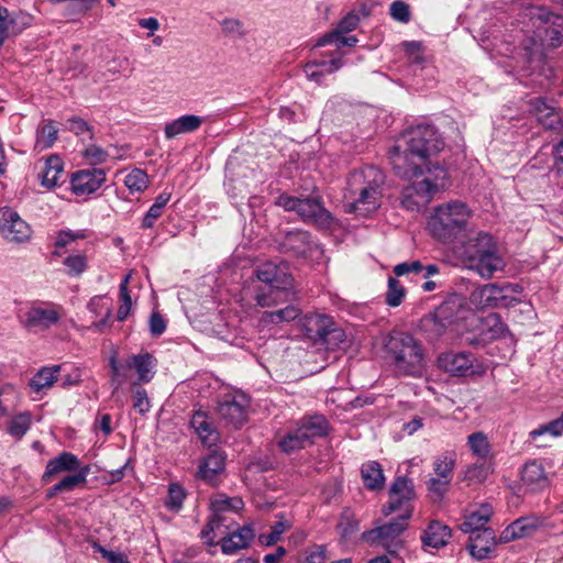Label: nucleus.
<instances>
[{
  "label": "nucleus",
  "instance_id": "15",
  "mask_svg": "<svg viewBox=\"0 0 563 563\" xmlns=\"http://www.w3.org/2000/svg\"><path fill=\"white\" fill-rule=\"evenodd\" d=\"M225 452L220 450H212L206 457L200 461L196 477L210 486H218L221 482L220 476L225 471Z\"/></svg>",
  "mask_w": 563,
  "mask_h": 563
},
{
  "label": "nucleus",
  "instance_id": "23",
  "mask_svg": "<svg viewBox=\"0 0 563 563\" xmlns=\"http://www.w3.org/2000/svg\"><path fill=\"white\" fill-rule=\"evenodd\" d=\"M532 110L540 124L548 130L561 131L562 120L555 109L548 104L547 100L538 97L531 100Z\"/></svg>",
  "mask_w": 563,
  "mask_h": 563
},
{
  "label": "nucleus",
  "instance_id": "33",
  "mask_svg": "<svg viewBox=\"0 0 563 563\" xmlns=\"http://www.w3.org/2000/svg\"><path fill=\"white\" fill-rule=\"evenodd\" d=\"M463 298L457 294L449 295L439 306L433 310L438 313L440 319L445 320L453 325L463 309Z\"/></svg>",
  "mask_w": 563,
  "mask_h": 563
},
{
  "label": "nucleus",
  "instance_id": "41",
  "mask_svg": "<svg viewBox=\"0 0 563 563\" xmlns=\"http://www.w3.org/2000/svg\"><path fill=\"white\" fill-rule=\"evenodd\" d=\"M357 43V38L354 35H346V33L339 34L338 32H330L321 36L316 46L334 45L335 51L344 46L352 47Z\"/></svg>",
  "mask_w": 563,
  "mask_h": 563
},
{
  "label": "nucleus",
  "instance_id": "49",
  "mask_svg": "<svg viewBox=\"0 0 563 563\" xmlns=\"http://www.w3.org/2000/svg\"><path fill=\"white\" fill-rule=\"evenodd\" d=\"M58 130L49 121L36 131V145L41 148H51L57 140Z\"/></svg>",
  "mask_w": 563,
  "mask_h": 563
},
{
  "label": "nucleus",
  "instance_id": "45",
  "mask_svg": "<svg viewBox=\"0 0 563 563\" xmlns=\"http://www.w3.org/2000/svg\"><path fill=\"white\" fill-rule=\"evenodd\" d=\"M148 184L147 174L140 168H134L124 178V185L131 192H143L148 187Z\"/></svg>",
  "mask_w": 563,
  "mask_h": 563
},
{
  "label": "nucleus",
  "instance_id": "39",
  "mask_svg": "<svg viewBox=\"0 0 563 563\" xmlns=\"http://www.w3.org/2000/svg\"><path fill=\"white\" fill-rule=\"evenodd\" d=\"M412 511V508H408L407 514L404 512L389 522L379 526L383 538L385 540L395 539L400 533H402L408 527V520L411 518Z\"/></svg>",
  "mask_w": 563,
  "mask_h": 563
},
{
  "label": "nucleus",
  "instance_id": "29",
  "mask_svg": "<svg viewBox=\"0 0 563 563\" xmlns=\"http://www.w3.org/2000/svg\"><path fill=\"white\" fill-rule=\"evenodd\" d=\"M492 515L493 508L488 504H483L477 510L466 516L460 529L462 532L470 534L482 531L486 528L485 525L490 520Z\"/></svg>",
  "mask_w": 563,
  "mask_h": 563
},
{
  "label": "nucleus",
  "instance_id": "6",
  "mask_svg": "<svg viewBox=\"0 0 563 563\" xmlns=\"http://www.w3.org/2000/svg\"><path fill=\"white\" fill-rule=\"evenodd\" d=\"M253 275L268 287V290H265L264 287H258L256 290L255 301L262 308L275 305L277 300L274 295L290 289L294 283L289 264L286 261H266L254 268Z\"/></svg>",
  "mask_w": 563,
  "mask_h": 563
},
{
  "label": "nucleus",
  "instance_id": "36",
  "mask_svg": "<svg viewBox=\"0 0 563 563\" xmlns=\"http://www.w3.org/2000/svg\"><path fill=\"white\" fill-rule=\"evenodd\" d=\"M341 57H332L331 59H321L309 62L305 66V74L309 79L319 80L324 73H333L342 67Z\"/></svg>",
  "mask_w": 563,
  "mask_h": 563
},
{
  "label": "nucleus",
  "instance_id": "1",
  "mask_svg": "<svg viewBox=\"0 0 563 563\" xmlns=\"http://www.w3.org/2000/svg\"><path fill=\"white\" fill-rule=\"evenodd\" d=\"M515 35L518 45L512 51L514 71L520 79L533 75L550 78L552 69L548 65L544 44L558 48L563 43V15L545 7L528 5L516 18Z\"/></svg>",
  "mask_w": 563,
  "mask_h": 563
},
{
  "label": "nucleus",
  "instance_id": "21",
  "mask_svg": "<svg viewBox=\"0 0 563 563\" xmlns=\"http://www.w3.org/2000/svg\"><path fill=\"white\" fill-rule=\"evenodd\" d=\"M451 536L452 529L448 525L439 520H431L422 531L420 540L423 547L440 549L448 544Z\"/></svg>",
  "mask_w": 563,
  "mask_h": 563
},
{
  "label": "nucleus",
  "instance_id": "12",
  "mask_svg": "<svg viewBox=\"0 0 563 563\" xmlns=\"http://www.w3.org/2000/svg\"><path fill=\"white\" fill-rule=\"evenodd\" d=\"M416 498L415 485L407 476H397L389 488V501L383 507V514L389 516L397 510L407 514L412 508L411 501Z\"/></svg>",
  "mask_w": 563,
  "mask_h": 563
},
{
  "label": "nucleus",
  "instance_id": "37",
  "mask_svg": "<svg viewBox=\"0 0 563 563\" xmlns=\"http://www.w3.org/2000/svg\"><path fill=\"white\" fill-rule=\"evenodd\" d=\"M300 314V309L294 305H288L283 309L275 311H264L261 316V323L264 325L279 324L283 322H290L297 319Z\"/></svg>",
  "mask_w": 563,
  "mask_h": 563
},
{
  "label": "nucleus",
  "instance_id": "61",
  "mask_svg": "<svg viewBox=\"0 0 563 563\" xmlns=\"http://www.w3.org/2000/svg\"><path fill=\"white\" fill-rule=\"evenodd\" d=\"M450 483L440 477H432L427 482V487L434 499L441 500L446 494Z\"/></svg>",
  "mask_w": 563,
  "mask_h": 563
},
{
  "label": "nucleus",
  "instance_id": "43",
  "mask_svg": "<svg viewBox=\"0 0 563 563\" xmlns=\"http://www.w3.org/2000/svg\"><path fill=\"white\" fill-rule=\"evenodd\" d=\"M90 472L89 465L82 466L77 470V473L69 474L63 477L58 482V487L64 492H73L79 486H85L87 483V476Z\"/></svg>",
  "mask_w": 563,
  "mask_h": 563
},
{
  "label": "nucleus",
  "instance_id": "4",
  "mask_svg": "<svg viewBox=\"0 0 563 563\" xmlns=\"http://www.w3.org/2000/svg\"><path fill=\"white\" fill-rule=\"evenodd\" d=\"M470 217L471 210L465 202L450 201L434 208L428 229L435 240L450 243L463 236Z\"/></svg>",
  "mask_w": 563,
  "mask_h": 563
},
{
  "label": "nucleus",
  "instance_id": "19",
  "mask_svg": "<svg viewBox=\"0 0 563 563\" xmlns=\"http://www.w3.org/2000/svg\"><path fill=\"white\" fill-rule=\"evenodd\" d=\"M59 319L58 312L53 309L31 308L21 323L27 331H37L51 328Z\"/></svg>",
  "mask_w": 563,
  "mask_h": 563
},
{
  "label": "nucleus",
  "instance_id": "59",
  "mask_svg": "<svg viewBox=\"0 0 563 563\" xmlns=\"http://www.w3.org/2000/svg\"><path fill=\"white\" fill-rule=\"evenodd\" d=\"M85 238H86V234L84 231L74 232L68 229L59 230L57 232V236H56L54 246L56 249H63L66 245H68L70 242H73L75 240H81Z\"/></svg>",
  "mask_w": 563,
  "mask_h": 563
},
{
  "label": "nucleus",
  "instance_id": "27",
  "mask_svg": "<svg viewBox=\"0 0 563 563\" xmlns=\"http://www.w3.org/2000/svg\"><path fill=\"white\" fill-rule=\"evenodd\" d=\"M419 327L428 341L435 342L443 336L446 330L452 325L445 320L440 319L438 313L433 310L421 318Z\"/></svg>",
  "mask_w": 563,
  "mask_h": 563
},
{
  "label": "nucleus",
  "instance_id": "62",
  "mask_svg": "<svg viewBox=\"0 0 563 563\" xmlns=\"http://www.w3.org/2000/svg\"><path fill=\"white\" fill-rule=\"evenodd\" d=\"M424 265L420 261L402 262L394 266V274L397 277H401L408 274H420L422 273Z\"/></svg>",
  "mask_w": 563,
  "mask_h": 563
},
{
  "label": "nucleus",
  "instance_id": "22",
  "mask_svg": "<svg viewBox=\"0 0 563 563\" xmlns=\"http://www.w3.org/2000/svg\"><path fill=\"white\" fill-rule=\"evenodd\" d=\"M80 468L78 457L70 452H62L58 456L49 460L46 464L42 482L48 484L53 477L62 472H74Z\"/></svg>",
  "mask_w": 563,
  "mask_h": 563
},
{
  "label": "nucleus",
  "instance_id": "35",
  "mask_svg": "<svg viewBox=\"0 0 563 563\" xmlns=\"http://www.w3.org/2000/svg\"><path fill=\"white\" fill-rule=\"evenodd\" d=\"M64 164L58 155H51L45 162L44 169L41 173V184L46 188H54L58 185V179L63 175Z\"/></svg>",
  "mask_w": 563,
  "mask_h": 563
},
{
  "label": "nucleus",
  "instance_id": "7",
  "mask_svg": "<svg viewBox=\"0 0 563 563\" xmlns=\"http://www.w3.org/2000/svg\"><path fill=\"white\" fill-rule=\"evenodd\" d=\"M301 330L313 345L328 350L339 349L346 342L345 331L325 314H306L301 320Z\"/></svg>",
  "mask_w": 563,
  "mask_h": 563
},
{
  "label": "nucleus",
  "instance_id": "3",
  "mask_svg": "<svg viewBox=\"0 0 563 563\" xmlns=\"http://www.w3.org/2000/svg\"><path fill=\"white\" fill-rule=\"evenodd\" d=\"M386 358L396 371L408 376H418L424 367V350L411 333L393 331L384 343Z\"/></svg>",
  "mask_w": 563,
  "mask_h": 563
},
{
  "label": "nucleus",
  "instance_id": "5",
  "mask_svg": "<svg viewBox=\"0 0 563 563\" xmlns=\"http://www.w3.org/2000/svg\"><path fill=\"white\" fill-rule=\"evenodd\" d=\"M384 184V173L373 165L351 172L346 183V197L352 200L350 211L355 210L358 205L376 207L383 196Z\"/></svg>",
  "mask_w": 563,
  "mask_h": 563
},
{
  "label": "nucleus",
  "instance_id": "54",
  "mask_svg": "<svg viewBox=\"0 0 563 563\" xmlns=\"http://www.w3.org/2000/svg\"><path fill=\"white\" fill-rule=\"evenodd\" d=\"M338 527L341 530L342 537L345 539L352 537L360 530L358 521L353 518L350 510L342 512Z\"/></svg>",
  "mask_w": 563,
  "mask_h": 563
},
{
  "label": "nucleus",
  "instance_id": "48",
  "mask_svg": "<svg viewBox=\"0 0 563 563\" xmlns=\"http://www.w3.org/2000/svg\"><path fill=\"white\" fill-rule=\"evenodd\" d=\"M63 264L69 277H79L88 267L87 257L84 254L69 255L64 258Z\"/></svg>",
  "mask_w": 563,
  "mask_h": 563
},
{
  "label": "nucleus",
  "instance_id": "58",
  "mask_svg": "<svg viewBox=\"0 0 563 563\" xmlns=\"http://www.w3.org/2000/svg\"><path fill=\"white\" fill-rule=\"evenodd\" d=\"M222 31L227 35L244 37L246 31L244 29V24L241 20L234 18H225L220 22Z\"/></svg>",
  "mask_w": 563,
  "mask_h": 563
},
{
  "label": "nucleus",
  "instance_id": "26",
  "mask_svg": "<svg viewBox=\"0 0 563 563\" xmlns=\"http://www.w3.org/2000/svg\"><path fill=\"white\" fill-rule=\"evenodd\" d=\"M202 122L203 120L199 115L185 114L170 122H167L164 128V133L166 139L170 140L179 134L197 131Z\"/></svg>",
  "mask_w": 563,
  "mask_h": 563
},
{
  "label": "nucleus",
  "instance_id": "38",
  "mask_svg": "<svg viewBox=\"0 0 563 563\" xmlns=\"http://www.w3.org/2000/svg\"><path fill=\"white\" fill-rule=\"evenodd\" d=\"M59 365H55L53 367H42L31 379L29 383L30 388L34 393H40L42 389L46 387H51L55 382L58 380L56 375L57 372L60 371Z\"/></svg>",
  "mask_w": 563,
  "mask_h": 563
},
{
  "label": "nucleus",
  "instance_id": "51",
  "mask_svg": "<svg viewBox=\"0 0 563 563\" xmlns=\"http://www.w3.org/2000/svg\"><path fill=\"white\" fill-rule=\"evenodd\" d=\"M289 528L290 523L282 520L276 521L274 525H272L271 532L260 534L258 540L261 544L265 547H272L279 541L282 534Z\"/></svg>",
  "mask_w": 563,
  "mask_h": 563
},
{
  "label": "nucleus",
  "instance_id": "42",
  "mask_svg": "<svg viewBox=\"0 0 563 563\" xmlns=\"http://www.w3.org/2000/svg\"><path fill=\"white\" fill-rule=\"evenodd\" d=\"M455 467V453L445 452L441 456L437 457L433 463L434 473L443 479L449 482L452 481V473Z\"/></svg>",
  "mask_w": 563,
  "mask_h": 563
},
{
  "label": "nucleus",
  "instance_id": "50",
  "mask_svg": "<svg viewBox=\"0 0 563 563\" xmlns=\"http://www.w3.org/2000/svg\"><path fill=\"white\" fill-rule=\"evenodd\" d=\"M186 495V490L181 485L176 483L170 484L165 506L172 511H179L183 507Z\"/></svg>",
  "mask_w": 563,
  "mask_h": 563
},
{
  "label": "nucleus",
  "instance_id": "2",
  "mask_svg": "<svg viewBox=\"0 0 563 563\" xmlns=\"http://www.w3.org/2000/svg\"><path fill=\"white\" fill-rule=\"evenodd\" d=\"M445 146L438 129L432 124L411 126L402 135L401 142L389 151V159L397 176L404 179L418 178L424 174L434 179H445L448 172L432 157Z\"/></svg>",
  "mask_w": 563,
  "mask_h": 563
},
{
  "label": "nucleus",
  "instance_id": "20",
  "mask_svg": "<svg viewBox=\"0 0 563 563\" xmlns=\"http://www.w3.org/2000/svg\"><path fill=\"white\" fill-rule=\"evenodd\" d=\"M521 482L526 489L530 492L543 490L550 484L543 465L536 460L527 462L523 465L521 470Z\"/></svg>",
  "mask_w": 563,
  "mask_h": 563
},
{
  "label": "nucleus",
  "instance_id": "8",
  "mask_svg": "<svg viewBox=\"0 0 563 563\" xmlns=\"http://www.w3.org/2000/svg\"><path fill=\"white\" fill-rule=\"evenodd\" d=\"M439 179H434L431 175L419 181H413L404 187L400 195V205L409 211H421L432 200L434 194L439 189Z\"/></svg>",
  "mask_w": 563,
  "mask_h": 563
},
{
  "label": "nucleus",
  "instance_id": "63",
  "mask_svg": "<svg viewBox=\"0 0 563 563\" xmlns=\"http://www.w3.org/2000/svg\"><path fill=\"white\" fill-rule=\"evenodd\" d=\"M242 506H243V501L240 498L222 497L220 499H214L211 503V507H212L214 514L225 511L230 508L239 509Z\"/></svg>",
  "mask_w": 563,
  "mask_h": 563
},
{
  "label": "nucleus",
  "instance_id": "32",
  "mask_svg": "<svg viewBox=\"0 0 563 563\" xmlns=\"http://www.w3.org/2000/svg\"><path fill=\"white\" fill-rule=\"evenodd\" d=\"M495 249H497V244L494 241V238L488 233L478 232L475 238L467 241L465 245V254L470 262V260L484 255V253H489Z\"/></svg>",
  "mask_w": 563,
  "mask_h": 563
},
{
  "label": "nucleus",
  "instance_id": "53",
  "mask_svg": "<svg viewBox=\"0 0 563 563\" xmlns=\"http://www.w3.org/2000/svg\"><path fill=\"white\" fill-rule=\"evenodd\" d=\"M222 523L223 517L220 516L219 514H213L212 517L208 520L207 525L200 532V538L205 540L207 545H219V543L213 540V534L216 529H219Z\"/></svg>",
  "mask_w": 563,
  "mask_h": 563
},
{
  "label": "nucleus",
  "instance_id": "25",
  "mask_svg": "<svg viewBox=\"0 0 563 563\" xmlns=\"http://www.w3.org/2000/svg\"><path fill=\"white\" fill-rule=\"evenodd\" d=\"M504 266L505 262L501 256H499L498 249L470 260V267L484 278L493 277L496 272L503 271Z\"/></svg>",
  "mask_w": 563,
  "mask_h": 563
},
{
  "label": "nucleus",
  "instance_id": "60",
  "mask_svg": "<svg viewBox=\"0 0 563 563\" xmlns=\"http://www.w3.org/2000/svg\"><path fill=\"white\" fill-rule=\"evenodd\" d=\"M67 130L73 132L75 135H82L85 132H89V139H93V128L88 124L82 118L80 117H71L67 120Z\"/></svg>",
  "mask_w": 563,
  "mask_h": 563
},
{
  "label": "nucleus",
  "instance_id": "13",
  "mask_svg": "<svg viewBox=\"0 0 563 563\" xmlns=\"http://www.w3.org/2000/svg\"><path fill=\"white\" fill-rule=\"evenodd\" d=\"M0 232L9 241L23 243L30 240L32 230L16 211L5 207L0 210Z\"/></svg>",
  "mask_w": 563,
  "mask_h": 563
},
{
  "label": "nucleus",
  "instance_id": "18",
  "mask_svg": "<svg viewBox=\"0 0 563 563\" xmlns=\"http://www.w3.org/2000/svg\"><path fill=\"white\" fill-rule=\"evenodd\" d=\"M497 545V538L494 529L484 528L474 534H470L467 549L476 560H485L490 556Z\"/></svg>",
  "mask_w": 563,
  "mask_h": 563
},
{
  "label": "nucleus",
  "instance_id": "11",
  "mask_svg": "<svg viewBox=\"0 0 563 563\" xmlns=\"http://www.w3.org/2000/svg\"><path fill=\"white\" fill-rule=\"evenodd\" d=\"M438 365L453 376H473L483 372L476 358L467 352H445L438 357Z\"/></svg>",
  "mask_w": 563,
  "mask_h": 563
},
{
  "label": "nucleus",
  "instance_id": "46",
  "mask_svg": "<svg viewBox=\"0 0 563 563\" xmlns=\"http://www.w3.org/2000/svg\"><path fill=\"white\" fill-rule=\"evenodd\" d=\"M539 528L538 518L520 517L511 522V529L516 532L518 539L532 536Z\"/></svg>",
  "mask_w": 563,
  "mask_h": 563
},
{
  "label": "nucleus",
  "instance_id": "56",
  "mask_svg": "<svg viewBox=\"0 0 563 563\" xmlns=\"http://www.w3.org/2000/svg\"><path fill=\"white\" fill-rule=\"evenodd\" d=\"M390 16L400 23H408L411 20L410 7L402 0H396L389 5Z\"/></svg>",
  "mask_w": 563,
  "mask_h": 563
},
{
  "label": "nucleus",
  "instance_id": "57",
  "mask_svg": "<svg viewBox=\"0 0 563 563\" xmlns=\"http://www.w3.org/2000/svg\"><path fill=\"white\" fill-rule=\"evenodd\" d=\"M551 433L553 437L561 435L563 433V412L558 419L550 421L549 423L541 426L540 428L532 430L530 437L536 439L538 435L543 433Z\"/></svg>",
  "mask_w": 563,
  "mask_h": 563
},
{
  "label": "nucleus",
  "instance_id": "14",
  "mask_svg": "<svg viewBox=\"0 0 563 563\" xmlns=\"http://www.w3.org/2000/svg\"><path fill=\"white\" fill-rule=\"evenodd\" d=\"M297 214L303 222L312 223L319 228H329L333 222L331 212L324 208L319 196L300 199Z\"/></svg>",
  "mask_w": 563,
  "mask_h": 563
},
{
  "label": "nucleus",
  "instance_id": "17",
  "mask_svg": "<svg viewBox=\"0 0 563 563\" xmlns=\"http://www.w3.org/2000/svg\"><path fill=\"white\" fill-rule=\"evenodd\" d=\"M255 538V531L251 525L239 527L235 531L229 532L218 543L223 554L230 555L239 550L247 549Z\"/></svg>",
  "mask_w": 563,
  "mask_h": 563
},
{
  "label": "nucleus",
  "instance_id": "24",
  "mask_svg": "<svg viewBox=\"0 0 563 563\" xmlns=\"http://www.w3.org/2000/svg\"><path fill=\"white\" fill-rule=\"evenodd\" d=\"M217 412L221 419L236 429L243 426L247 417L245 407L234 397H228L220 401Z\"/></svg>",
  "mask_w": 563,
  "mask_h": 563
},
{
  "label": "nucleus",
  "instance_id": "40",
  "mask_svg": "<svg viewBox=\"0 0 563 563\" xmlns=\"http://www.w3.org/2000/svg\"><path fill=\"white\" fill-rule=\"evenodd\" d=\"M307 442V437L301 432L299 427L295 430L287 432L279 441L278 448L282 452L290 454L297 450L303 449Z\"/></svg>",
  "mask_w": 563,
  "mask_h": 563
},
{
  "label": "nucleus",
  "instance_id": "31",
  "mask_svg": "<svg viewBox=\"0 0 563 563\" xmlns=\"http://www.w3.org/2000/svg\"><path fill=\"white\" fill-rule=\"evenodd\" d=\"M156 358L148 352L132 355L126 361L128 368H134L139 379L148 383L153 378L152 369L156 366Z\"/></svg>",
  "mask_w": 563,
  "mask_h": 563
},
{
  "label": "nucleus",
  "instance_id": "30",
  "mask_svg": "<svg viewBox=\"0 0 563 563\" xmlns=\"http://www.w3.org/2000/svg\"><path fill=\"white\" fill-rule=\"evenodd\" d=\"M190 427L195 430L203 444L212 445L218 440V433L208 421V415L202 410H197L190 419Z\"/></svg>",
  "mask_w": 563,
  "mask_h": 563
},
{
  "label": "nucleus",
  "instance_id": "16",
  "mask_svg": "<svg viewBox=\"0 0 563 563\" xmlns=\"http://www.w3.org/2000/svg\"><path fill=\"white\" fill-rule=\"evenodd\" d=\"M106 181L102 168H88L75 172L70 178L71 191L77 196L96 192Z\"/></svg>",
  "mask_w": 563,
  "mask_h": 563
},
{
  "label": "nucleus",
  "instance_id": "52",
  "mask_svg": "<svg viewBox=\"0 0 563 563\" xmlns=\"http://www.w3.org/2000/svg\"><path fill=\"white\" fill-rule=\"evenodd\" d=\"M468 445L474 454L486 457L489 454V443L486 434L475 432L468 435Z\"/></svg>",
  "mask_w": 563,
  "mask_h": 563
},
{
  "label": "nucleus",
  "instance_id": "9",
  "mask_svg": "<svg viewBox=\"0 0 563 563\" xmlns=\"http://www.w3.org/2000/svg\"><path fill=\"white\" fill-rule=\"evenodd\" d=\"M509 287L497 283L486 284L475 289L471 299L481 308H508L519 302L518 299L509 295Z\"/></svg>",
  "mask_w": 563,
  "mask_h": 563
},
{
  "label": "nucleus",
  "instance_id": "55",
  "mask_svg": "<svg viewBox=\"0 0 563 563\" xmlns=\"http://www.w3.org/2000/svg\"><path fill=\"white\" fill-rule=\"evenodd\" d=\"M133 408L142 416L147 413L151 409L147 391L143 387H136V383L133 384Z\"/></svg>",
  "mask_w": 563,
  "mask_h": 563
},
{
  "label": "nucleus",
  "instance_id": "44",
  "mask_svg": "<svg viewBox=\"0 0 563 563\" xmlns=\"http://www.w3.org/2000/svg\"><path fill=\"white\" fill-rule=\"evenodd\" d=\"M406 296V289L396 277H389L387 282V291L385 302L389 307H398L401 305Z\"/></svg>",
  "mask_w": 563,
  "mask_h": 563
},
{
  "label": "nucleus",
  "instance_id": "47",
  "mask_svg": "<svg viewBox=\"0 0 563 563\" xmlns=\"http://www.w3.org/2000/svg\"><path fill=\"white\" fill-rule=\"evenodd\" d=\"M31 427V415L22 412L13 417L8 426V432L16 439H21Z\"/></svg>",
  "mask_w": 563,
  "mask_h": 563
},
{
  "label": "nucleus",
  "instance_id": "64",
  "mask_svg": "<svg viewBox=\"0 0 563 563\" xmlns=\"http://www.w3.org/2000/svg\"><path fill=\"white\" fill-rule=\"evenodd\" d=\"M95 549L101 554L103 559L108 561V563H130L126 554L123 552L108 550L97 543L95 544Z\"/></svg>",
  "mask_w": 563,
  "mask_h": 563
},
{
  "label": "nucleus",
  "instance_id": "34",
  "mask_svg": "<svg viewBox=\"0 0 563 563\" xmlns=\"http://www.w3.org/2000/svg\"><path fill=\"white\" fill-rule=\"evenodd\" d=\"M362 479L369 490H380L385 485V476L382 465L376 461H369L362 465Z\"/></svg>",
  "mask_w": 563,
  "mask_h": 563
},
{
  "label": "nucleus",
  "instance_id": "10",
  "mask_svg": "<svg viewBox=\"0 0 563 563\" xmlns=\"http://www.w3.org/2000/svg\"><path fill=\"white\" fill-rule=\"evenodd\" d=\"M280 253L290 257L306 258L318 245L311 240V234L305 230H292L280 234L276 240Z\"/></svg>",
  "mask_w": 563,
  "mask_h": 563
},
{
  "label": "nucleus",
  "instance_id": "28",
  "mask_svg": "<svg viewBox=\"0 0 563 563\" xmlns=\"http://www.w3.org/2000/svg\"><path fill=\"white\" fill-rule=\"evenodd\" d=\"M298 427L307 437V442L311 444L313 443V439L328 434L329 423L324 416L313 415L301 418Z\"/></svg>",
  "mask_w": 563,
  "mask_h": 563
}]
</instances>
